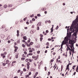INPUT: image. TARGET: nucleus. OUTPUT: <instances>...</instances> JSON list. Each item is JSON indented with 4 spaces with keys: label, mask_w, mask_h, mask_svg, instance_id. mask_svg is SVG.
<instances>
[{
    "label": "nucleus",
    "mask_w": 78,
    "mask_h": 78,
    "mask_svg": "<svg viewBox=\"0 0 78 78\" xmlns=\"http://www.w3.org/2000/svg\"><path fill=\"white\" fill-rule=\"evenodd\" d=\"M71 39V35L70 34H67V36L66 37H65L64 40L62 41V44L61 45V49L62 48V46H63V45H64V44H66L69 41V44H70V45L72 46V47H73V45L74 44V43H73V41Z\"/></svg>",
    "instance_id": "1"
},
{
    "label": "nucleus",
    "mask_w": 78,
    "mask_h": 78,
    "mask_svg": "<svg viewBox=\"0 0 78 78\" xmlns=\"http://www.w3.org/2000/svg\"><path fill=\"white\" fill-rule=\"evenodd\" d=\"M66 46L67 47V48L66 49L67 51H68V50H70V51L73 47L72 46L70 45H69L67 44H66Z\"/></svg>",
    "instance_id": "2"
},
{
    "label": "nucleus",
    "mask_w": 78,
    "mask_h": 78,
    "mask_svg": "<svg viewBox=\"0 0 78 78\" xmlns=\"http://www.w3.org/2000/svg\"><path fill=\"white\" fill-rule=\"evenodd\" d=\"M32 58L33 59H35V60H37L38 59V56L37 55V56H35V55H33L32 56Z\"/></svg>",
    "instance_id": "3"
},
{
    "label": "nucleus",
    "mask_w": 78,
    "mask_h": 78,
    "mask_svg": "<svg viewBox=\"0 0 78 78\" xmlns=\"http://www.w3.org/2000/svg\"><path fill=\"white\" fill-rule=\"evenodd\" d=\"M1 56L2 57V58L4 59V58H5L6 57V56L3 53L1 54Z\"/></svg>",
    "instance_id": "4"
},
{
    "label": "nucleus",
    "mask_w": 78,
    "mask_h": 78,
    "mask_svg": "<svg viewBox=\"0 0 78 78\" xmlns=\"http://www.w3.org/2000/svg\"><path fill=\"white\" fill-rule=\"evenodd\" d=\"M18 47L16 46L15 47V50H14V53H15V52H17V50H18Z\"/></svg>",
    "instance_id": "5"
},
{
    "label": "nucleus",
    "mask_w": 78,
    "mask_h": 78,
    "mask_svg": "<svg viewBox=\"0 0 78 78\" xmlns=\"http://www.w3.org/2000/svg\"><path fill=\"white\" fill-rule=\"evenodd\" d=\"M33 51H35V49H34V48H32L31 50H30L29 52L30 53H32Z\"/></svg>",
    "instance_id": "6"
},
{
    "label": "nucleus",
    "mask_w": 78,
    "mask_h": 78,
    "mask_svg": "<svg viewBox=\"0 0 78 78\" xmlns=\"http://www.w3.org/2000/svg\"><path fill=\"white\" fill-rule=\"evenodd\" d=\"M73 48H72V49H71V50L70 51H72V52H73V53L72 54V55H73V53H74V47L73 46Z\"/></svg>",
    "instance_id": "7"
},
{
    "label": "nucleus",
    "mask_w": 78,
    "mask_h": 78,
    "mask_svg": "<svg viewBox=\"0 0 78 78\" xmlns=\"http://www.w3.org/2000/svg\"><path fill=\"white\" fill-rule=\"evenodd\" d=\"M18 55H19V53H16L15 55L16 58H18Z\"/></svg>",
    "instance_id": "8"
},
{
    "label": "nucleus",
    "mask_w": 78,
    "mask_h": 78,
    "mask_svg": "<svg viewBox=\"0 0 78 78\" xmlns=\"http://www.w3.org/2000/svg\"><path fill=\"white\" fill-rule=\"evenodd\" d=\"M0 37L1 38V39H3V38H4L5 37V35L3 34H2L0 36Z\"/></svg>",
    "instance_id": "9"
},
{
    "label": "nucleus",
    "mask_w": 78,
    "mask_h": 78,
    "mask_svg": "<svg viewBox=\"0 0 78 78\" xmlns=\"http://www.w3.org/2000/svg\"><path fill=\"white\" fill-rule=\"evenodd\" d=\"M26 44H27V47H31L30 44H27V42H26Z\"/></svg>",
    "instance_id": "10"
},
{
    "label": "nucleus",
    "mask_w": 78,
    "mask_h": 78,
    "mask_svg": "<svg viewBox=\"0 0 78 78\" xmlns=\"http://www.w3.org/2000/svg\"><path fill=\"white\" fill-rule=\"evenodd\" d=\"M74 36L75 37V39H76V38H77V37H76L77 34L76 33H74Z\"/></svg>",
    "instance_id": "11"
},
{
    "label": "nucleus",
    "mask_w": 78,
    "mask_h": 78,
    "mask_svg": "<svg viewBox=\"0 0 78 78\" xmlns=\"http://www.w3.org/2000/svg\"><path fill=\"white\" fill-rule=\"evenodd\" d=\"M41 22H40L38 23L37 24L38 26H41Z\"/></svg>",
    "instance_id": "12"
},
{
    "label": "nucleus",
    "mask_w": 78,
    "mask_h": 78,
    "mask_svg": "<svg viewBox=\"0 0 78 78\" xmlns=\"http://www.w3.org/2000/svg\"><path fill=\"white\" fill-rule=\"evenodd\" d=\"M23 39L24 40H25V41L26 40H27V37L26 36H24L23 37Z\"/></svg>",
    "instance_id": "13"
},
{
    "label": "nucleus",
    "mask_w": 78,
    "mask_h": 78,
    "mask_svg": "<svg viewBox=\"0 0 78 78\" xmlns=\"http://www.w3.org/2000/svg\"><path fill=\"white\" fill-rule=\"evenodd\" d=\"M41 10L42 11H45V10H46V9L45 8H43L41 9Z\"/></svg>",
    "instance_id": "14"
},
{
    "label": "nucleus",
    "mask_w": 78,
    "mask_h": 78,
    "mask_svg": "<svg viewBox=\"0 0 78 78\" xmlns=\"http://www.w3.org/2000/svg\"><path fill=\"white\" fill-rule=\"evenodd\" d=\"M63 69V66H62V65L61 66V72H62V71Z\"/></svg>",
    "instance_id": "15"
},
{
    "label": "nucleus",
    "mask_w": 78,
    "mask_h": 78,
    "mask_svg": "<svg viewBox=\"0 0 78 78\" xmlns=\"http://www.w3.org/2000/svg\"><path fill=\"white\" fill-rule=\"evenodd\" d=\"M43 34H44V35H46L47 34V33H45V32L43 31Z\"/></svg>",
    "instance_id": "16"
},
{
    "label": "nucleus",
    "mask_w": 78,
    "mask_h": 78,
    "mask_svg": "<svg viewBox=\"0 0 78 78\" xmlns=\"http://www.w3.org/2000/svg\"><path fill=\"white\" fill-rule=\"evenodd\" d=\"M29 61V59L28 58H27L25 60L26 62H28Z\"/></svg>",
    "instance_id": "17"
},
{
    "label": "nucleus",
    "mask_w": 78,
    "mask_h": 78,
    "mask_svg": "<svg viewBox=\"0 0 78 78\" xmlns=\"http://www.w3.org/2000/svg\"><path fill=\"white\" fill-rule=\"evenodd\" d=\"M30 33L31 34H33L34 33V32H33V30H31L30 32Z\"/></svg>",
    "instance_id": "18"
},
{
    "label": "nucleus",
    "mask_w": 78,
    "mask_h": 78,
    "mask_svg": "<svg viewBox=\"0 0 78 78\" xmlns=\"http://www.w3.org/2000/svg\"><path fill=\"white\" fill-rule=\"evenodd\" d=\"M21 59L22 61H24L25 60V58H21Z\"/></svg>",
    "instance_id": "19"
},
{
    "label": "nucleus",
    "mask_w": 78,
    "mask_h": 78,
    "mask_svg": "<svg viewBox=\"0 0 78 78\" xmlns=\"http://www.w3.org/2000/svg\"><path fill=\"white\" fill-rule=\"evenodd\" d=\"M43 40V38L42 37H41L40 38V41H41V42Z\"/></svg>",
    "instance_id": "20"
},
{
    "label": "nucleus",
    "mask_w": 78,
    "mask_h": 78,
    "mask_svg": "<svg viewBox=\"0 0 78 78\" xmlns=\"http://www.w3.org/2000/svg\"><path fill=\"white\" fill-rule=\"evenodd\" d=\"M27 66H30V62H28L27 64Z\"/></svg>",
    "instance_id": "21"
},
{
    "label": "nucleus",
    "mask_w": 78,
    "mask_h": 78,
    "mask_svg": "<svg viewBox=\"0 0 78 78\" xmlns=\"http://www.w3.org/2000/svg\"><path fill=\"white\" fill-rule=\"evenodd\" d=\"M22 57H23V58H25L26 57V55H24V54H23V55H22Z\"/></svg>",
    "instance_id": "22"
},
{
    "label": "nucleus",
    "mask_w": 78,
    "mask_h": 78,
    "mask_svg": "<svg viewBox=\"0 0 78 78\" xmlns=\"http://www.w3.org/2000/svg\"><path fill=\"white\" fill-rule=\"evenodd\" d=\"M9 62V60H7L6 61V64H8V62Z\"/></svg>",
    "instance_id": "23"
},
{
    "label": "nucleus",
    "mask_w": 78,
    "mask_h": 78,
    "mask_svg": "<svg viewBox=\"0 0 78 78\" xmlns=\"http://www.w3.org/2000/svg\"><path fill=\"white\" fill-rule=\"evenodd\" d=\"M40 36V37H44V36L42 34H41Z\"/></svg>",
    "instance_id": "24"
},
{
    "label": "nucleus",
    "mask_w": 78,
    "mask_h": 78,
    "mask_svg": "<svg viewBox=\"0 0 78 78\" xmlns=\"http://www.w3.org/2000/svg\"><path fill=\"white\" fill-rule=\"evenodd\" d=\"M4 7L5 8H7V5H4Z\"/></svg>",
    "instance_id": "25"
},
{
    "label": "nucleus",
    "mask_w": 78,
    "mask_h": 78,
    "mask_svg": "<svg viewBox=\"0 0 78 78\" xmlns=\"http://www.w3.org/2000/svg\"><path fill=\"white\" fill-rule=\"evenodd\" d=\"M49 42H47L46 44V45L47 46H49Z\"/></svg>",
    "instance_id": "26"
},
{
    "label": "nucleus",
    "mask_w": 78,
    "mask_h": 78,
    "mask_svg": "<svg viewBox=\"0 0 78 78\" xmlns=\"http://www.w3.org/2000/svg\"><path fill=\"white\" fill-rule=\"evenodd\" d=\"M6 63H2V65L4 66H6Z\"/></svg>",
    "instance_id": "27"
},
{
    "label": "nucleus",
    "mask_w": 78,
    "mask_h": 78,
    "mask_svg": "<svg viewBox=\"0 0 78 78\" xmlns=\"http://www.w3.org/2000/svg\"><path fill=\"white\" fill-rule=\"evenodd\" d=\"M5 27H6V26H5V25H3L2 26V28H5Z\"/></svg>",
    "instance_id": "28"
},
{
    "label": "nucleus",
    "mask_w": 78,
    "mask_h": 78,
    "mask_svg": "<svg viewBox=\"0 0 78 78\" xmlns=\"http://www.w3.org/2000/svg\"><path fill=\"white\" fill-rule=\"evenodd\" d=\"M30 41H31V40L30 39V38H29L28 39V42L29 43H30Z\"/></svg>",
    "instance_id": "29"
},
{
    "label": "nucleus",
    "mask_w": 78,
    "mask_h": 78,
    "mask_svg": "<svg viewBox=\"0 0 78 78\" xmlns=\"http://www.w3.org/2000/svg\"><path fill=\"white\" fill-rule=\"evenodd\" d=\"M30 44L31 45H32L33 44V42H31L30 43Z\"/></svg>",
    "instance_id": "30"
},
{
    "label": "nucleus",
    "mask_w": 78,
    "mask_h": 78,
    "mask_svg": "<svg viewBox=\"0 0 78 78\" xmlns=\"http://www.w3.org/2000/svg\"><path fill=\"white\" fill-rule=\"evenodd\" d=\"M29 61L30 62H32V60L30 58L29 59Z\"/></svg>",
    "instance_id": "31"
},
{
    "label": "nucleus",
    "mask_w": 78,
    "mask_h": 78,
    "mask_svg": "<svg viewBox=\"0 0 78 78\" xmlns=\"http://www.w3.org/2000/svg\"><path fill=\"white\" fill-rule=\"evenodd\" d=\"M23 72H26V71H27V69H25V68H24L23 69Z\"/></svg>",
    "instance_id": "32"
},
{
    "label": "nucleus",
    "mask_w": 78,
    "mask_h": 78,
    "mask_svg": "<svg viewBox=\"0 0 78 78\" xmlns=\"http://www.w3.org/2000/svg\"><path fill=\"white\" fill-rule=\"evenodd\" d=\"M3 54H4V55H6L7 54V52H4Z\"/></svg>",
    "instance_id": "33"
},
{
    "label": "nucleus",
    "mask_w": 78,
    "mask_h": 78,
    "mask_svg": "<svg viewBox=\"0 0 78 78\" xmlns=\"http://www.w3.org/2000/svg\"><path fill=\"white\" fill-rule=\"evenodd\" d=\"M27 19V17H26L25 18L23 19V20L24 21H25V20H26Z\"/></svg>",
    "instance_id": "34"
},
{
    "label": "nucleus",
    "mask_w": 78,
    "mask_h": 78,
    "mask_svg": "<svg viewBox=\"0 0 78 78\" xmlns=\"http://www.w3.org/2000/svg\"><path fill=\"white\" fill-rule=\"evenodd\" d=\"M69 28H70V27L69 26L68 27V29H67V32H68L69 31Z\"/></svg>",
    "instance_id": "35"
},
{
    "label": "nucleus",
    "mask_w": 78,
    "mask_h": 78,
    "mask_svg": "<svg viewBox=\"0 0 78 78\" xmlns=\"http://www.w3.org/2000/svg\"><path fill=\"white\" fill-rule=\"evenodd\" d=\"M29 56H31L32 55H33V53H30L29 54Z\"/></svg>",
    "instance_id": "36"
},
{
    "label": "nucleus",
    "mask_w": 78,
    "mask_h": 78,
    "mask_svg": "<svg viewBox=\"0 0 78 78\" xmlns=\"http://www.w3.org/2000/svg\"><path fill=\"white\" fill-rule=\"evenodd\" d=\"M12 5L10 4V5H8V6H9V7H12Z\"/></svg>",
    "instance_id": "37"
},
{
    "label": "nucleus",
    "mask_w": 78,
    "mask_h": 78,
    "mask_svg": "<svg viewBox=\"0 0 78 78\" xmlns=\"http://www.w3.org/2000/svg\"><path fill=\"white\" fill-rule=\"evenodd\" d=\"M58 62H59V63H61H61H62V62L61 61V60H60L58 61Z\"/></svg>",
    "instance_id": "38"
},
{
    "label": "nucleus",
    "mask_w": 78,
    "mask_h": 78,
    "mask_svg": "<svg viewBox=\"0 0 78 78\" xmlns=\"http://www.w3.org/2000/svg\"><path fill=\"white\" fill-rule=\"evenodd\" d=\"M27 69L28 70L30 69V66H27Z\"/></svg>",
    "instance_id": "39"
},
{
    "label": "nucleus",
    "mask_w": 78,
    "mask_h": 78,
    "mask_svg": "<svg viewBox=\"0 0 78 78\" xmlns=\"http://www.w3.org/2000/svg\"><path fill=\"white\" fill-rule=\"evenodd\" d=\"M17 43H18V44H19V43H20V41L17 40Z\"/></svg>",
    "instance_id": "40"
},
{
    "label": "nucleus",
    "mask_w": 78,
    "mask_h": 78,
    "mask_svg": "<svg viewBox=\"0 0 78 78\" xmlns=\"http://www.w3.org/2000/svg\"><path fill=\"white\" fill-rule=\"evenodd\" d=\"M8 30H9V29L8 28V27H7L6 28V30L5 31H8Z\"/></svg>",
    "instance_id": "41"
},
{
    "label": "nucleus",
    "mask_w": 78,
    "mask_h": 78,
    "mask_svg": "<svg viewBox=\"0 0 78 78\" xmlns=\"http://www.w3.org/2000/svg\"><path fill=\"white\" fill-rule=\"evenodd\" d=\"M53 61H54V59H51V62H53Z\"/></svg>",
    "instance_id": "42"
},
{
    "label": "nucleus",
    "mask_w": 78,
    "mask_h": 78,
    "mask_svg": "<svg viewBox=\"0 0 78 78\" xmlns=\"http://www.w3.org/2000/svg\"><path fill=\"white\" fill-rule=\"evenodd\" d=\"M22 46L23 47H25V45L24 44H23Z\"/></svg>",
    "instance_id": "43"
},
{
    "label": "nucleus",
    "mask_w": 78,
    "mask_h": 78,
    "mask_svg": "<svg viewBox=\"0 0 78 78\" xmlns=\"http://www.w3.org/2000/svg\"><path fill=\"white\" fill-rule=\"evenodd\" d=\"M22 42H25V44H26V42H25V40H23V41H22Z\"/></svg>",
    "instance_id": "44"
},
{
    "label": "nucleus",
    "mask_w": 78,
    "mask_h": 78,
    "mask_svg": "<svg viewBox=\"0 0 78 78\" xmlns=\"http://www.w3.org/2000/svg\"><path fill=\"white\" fill-rule=\"evenodd\" d=\"M32 20H33V21H35V20H36L35 19L33 18L32 19Z\"/></svg>",
    "instance_id": "45"
},
{
    "label": "nucleus",
    "mask_w": 78,
    "mask_h": 78,
    "mask_svg": "<svg viewBox=\"0 0 78 78\" xmlns=\"http://www.w3.org/2000/svg\"><path fill=\"white\" fill-rule=\"evenodd\" d=\"M38 74V72H36L35 73L36 76H37V75Z\"/></svg>",
    "instance_id": "46"
},
{
    "label": "nucleus",
    "mask_w": 78,
    "mask_h": 78,
    "mask_svg": "<svg viewBox=\"0 0 78 78\" xmlns=\"http://www.w3.org/2000/svg\"><path fill=\"white\" fill-rule=\"evenodd\" d=\"M49 31H48V30H47L46 31V33H48Z\"/></svg>",
    "instance_id": "47"
},
{
    "label": "nucleus",
    "mask_w": 78,
    "mask_h": 78,
    "mask_svg": "<svg viewBox=\"0 0 78 78\" xmlns=\"http://www.w3.org/2000/svg\"><path fill=\"white\" fill-rule=\"evenodd\" d=\"M30 17H34V15H32L30 16Z\"/></svg>",
    "instance_id": "48"
},
{
    "label": "nucleus",
    "mask_w": 78,
    "mask_h": 78,
    "mask_svg": "<svg viewBox=\"0 0 78 78\" xmlns=\"http://www.w3.org/2000/svg\"><path fill=\"white\" fill-rule=\"evenodd\" d=\"M20 72V69H19V70H18L17 71V73H19V72Z\"/></svg>",
    "instance_id": "49"
},
{
    "label": "nucleus",
    "mask_w": 78,
    "mask_h": 78,
    "mask_svg": "<svg viewBox=\"0 0 78 78\" xmlns=\"http://www.w3.org/2000/svg\"><path fill=\"white\" fill-rule=\"evenodd\" d=\"M34 64L35 67H36V64L35 63H34Z\"/></svg>",
    "instance_id": "50"
},
{
    "label": "nucleus",
    "mask_w": 78,
    "mask_h": 78,
    "mask_svg": "<svg viewBox=\"0 0 78 78\" xmlns=\"http://www.w3.org/2000/svg\"><path fill=\"white\" fill-rule=\"evenodd\" d=\"M37 30H39V27H37Z\"/></svg>",
    "instance_id": "51"
},
{
    "label": "nucleus",
    "mask_w": 78,
    "mask_h": 78,
    "mask_svg": "<svg viewBox=\"0 0 78 78\" xmlns=\"http://www.w3.org/2000/svg\"><path fill=\"white\" fill-rule=\"evenodd\" d=\"M16 61H13L12 62V63L13 64V63H16Z\"/></svg>",
    "instance_id": "52"
},
{
    "label": "nucleus",
    "mask_w": 78,
    "mask_h": 78,
    "mask_svg": "<svg viewBox=\"0 0 78 78\" xmlns=\"http://www.w3.org/2000/svg\"><path fill=\"white\" fill-rule=\"evenodd\" d=\"M58 28H59V27H58V26H57V27L56 28V29L58 30Z\"/></svg>",
    "instance_id": "53"
},
{
    "label": "nucleus",
    "mask_w": 78,
    "mask_h": 78,
    "mask_svg": "<svg viewBox=\"0 0 78 78\" xmlns=\"http://www.w3.org/2000/svg\"><path fill=\"white\" fill-rule=\"evenodd\" d=\"M37 16H38V17H40V16H41V15H40L39 14H38L37 15Z\"/></svg>",
    "instance_id": "54"
},
{
    "label": "nucleus",
    "mask_w": 78,
    "mask_h": 78,
    "mask_svg": "<svg viewBox=\"0 0 78 78\" xmlns=\"http://www.w3.org/2000/svg\"><path fill=\"white\" fill-rule=\"evenodd\" d=\"M17 36L19 37V33H18L17 34Z\"/></svg>",
    "instance_id": "55"
},
{
    "label": "nucleus",
    "mask_w": 78,
    "mask_h": 78,
    "mask_svg": "<svg viewBox=\"0 0 78 78\" xmlns=\"http://www.w3.org/2000/svg\"><path fill=\"white\" fill-rule=\"evenodd\" d=\"M24 53L25 55H27V52H26V51H24Z\"/></svg>",
    "instance_id": "56"
},
{
    "label": "nucleus",
    "mask_w": 78,
    "mask_h": 78,
    "mask_svg": "<svg viewBox=\"0 0 78 78\" xmlns=\"http://www.w3.org/2000/svg\"><path fill=\"white\" fill-rule=\"evenodd\" d=\"M33 23V21L30 20V23Z\"/></svg>",
    "instance_id": "57"
},
{
    "label": "nucleus",
    "mask_w": 78,
    "mask_h": 78,
    "mask_svg": "<svg viewBox=\"0 0 78 78\" xmlns=\"http://www.w3.org/2000/svg\"><path fill=\"white\" fill-rule=\"evenodd\" d=\"M31 74V72H30L29 73V75H30Z\"/></svg>",
    "instance_id": "58"
},
{
    "label": "nucleus",
    "mask_w": 78,
    "mask_h": 78,
    "mask_svg": "<svg viewBox=\"0 0 78 78\" xmlns=\"http://www.w3.org/2000/svg\"><path fill=\"white\" fill-rule=\"evenodd\" d=\"M10 42H11V41L9 40L8 41V44H9V43H10Z\"/></svg>",
    "instance_id": "59"
},
{
    "label": "nucleus",
    "mask_w": 78,
    "mask_h": 78,
    "mask_svg": "<svg viewBox=\"0 0 78 78\" xmlns=\"http://www.w3.org/2000/svg\"><path fill=\"white\" fill-rule=\"evenodd\" d=\"M50 75V72H48V75Z\"/></svg>",
    "instance_id": "60"
},
{
    "label": "nucleus",
    "mask_w": 78,
    "mask_h": 78,
    "mask_svg": "<svg viewBox=\"0 0 78 78\" xmlns=\"http://www.w3.org/2000/svg\"><path fill=\"white\" fill-rule=\"evenodd\" d=\"M58 61H59L58 60V58H57L56 60V62H58Z\"/></svg>",
    "instance_id": "61"
},
{
    "label": "nucleus",
    "mask_w": 78,
    "mask_h": 78,
    "mask_svg": "<svg viewBox=\"0 0 78 78\" xmlns=\"http://www.w3.org/2000/svg\"><path fill=\"white\" fill-rule=\"evenodd\" d=\"M48 40L49 41H51V39H50V38H48Z\"/></svg>",
    "instance_id": "62"
},
{
    "label": "nucleus",
    "mask_w": 78,
    "mask_h": 78,
    "mask_svg": "<svg viewBox=\"0 0 78 78\" xmlns=\"http://www.w3.org/2000/svg\"><path fill=\"white\" fill-rule=\"evenodd\" d=\"M26 24H27V25H29V22H26Z\"/></svg>",
    "instance_id": "63"
},
{
    "label": "nucleus",
    "mask_w": 78,
    "mask_h": 78,
    "mask_svg": "<svg viewBox=\"0 0 78 78\" xmlns=\"http://www.w3.org/2000/svg\"><path fill=\"white\" fill-rule=\"evenodd\" d=\"M18 78V76H15L14 77V78Z\"/></svg>",
    "instance_id": "64"
}]
</instances>
